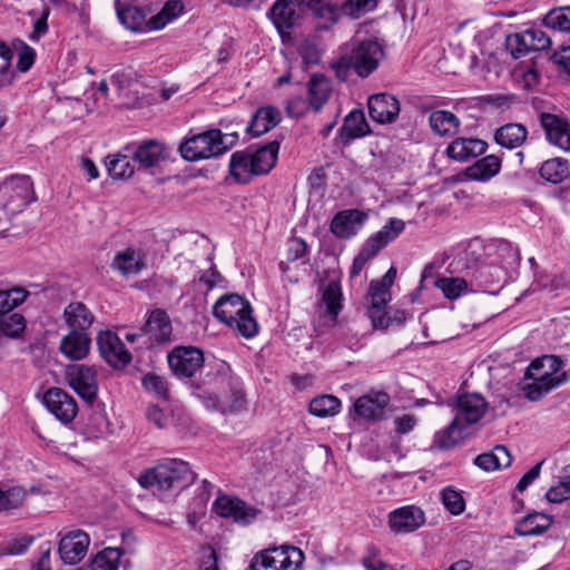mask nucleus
<instances>
[{"label": "nucleus", "mask_w": 570, "mask_h": 570, "mask_svg": "<svg viewBox=\"0 0 570 570\" xmlns=\"http://www.w3.org/2000/svg\"><path fill=\"white\" fill-rule=\"evenodd\" d=\"M429 125L433 134L449 137L458 134L461 121L449 110H434L429 116Z\"/></svg>", "instance_id": "obj_33"}, {"label": "nucleus", "mask_w": 570, "mask_h": 570, "mask_svg": "<svg viewBox=\"0 0 570 570\" xmlns=\"http://www.w3.org/2000/svg\"><path fill=\"white\" fill-rule=\"evenodd\" d=\"M501 169V159L494 155H488L466 168L465 174L472 180L487 181L494 177Z\"/></svg>", "instance_id": "obj_40"}, {"label": "nucleus", "mask_w": 570, "mask_h": 570, "mask_svg": "<svg viewBox=\"0 0 570 570\" xmlns=\"http://www.w3.org/2000/svg\"><path fill=\"white\" fill-rule=\"evenodd\" d=\"M367 108L371 119L379 124L394 122L401 110L397 98L385 92L372 95Z\"/></svg>", "instance_id": "obj_19"}, {"label": "nucleus", "mask_w": 570, "mask_h": 570, "mask_svg": "<svg viewBox=\"0 0 570 570\" xmlns=\"http://www.w3.org/2000/svg\"><path fill=\"white\" fill-rule=\"evenodd\" d=\"M374 7V0H346L341 10L348 17L358 18L362 12L371 10Z\"/></svg>", "instance_id": "obj_59"}, {"label": "nucleus", "mask_w": 570, "mask_h": 570, "mask_svg": "<svg viewBox=\"0 0 570 570\" xmlns=\"http://www.w3.org/2000/svg\"><path fill=\"white\" fill-rule=\"evenodd\" d=\"M117 16L121 24L131 31H141L146 24V14L142 9L128 2L116 0Z\"/></svg>", "instance_id": "obj_38"}, {"label": "nucleus", "mask_w": 570, "mask_h": 570, "mask_svg": "<svg viewBox=\"0 0 570 570\" xmlns=\"http://www.w3.org/2000/svg\"><path fill=\"white\" fill-rule=\"evenodd\" d=\"M167 157V148L164 144L156 140L144 141L136 148L132 155V159L145 169L157 167Z\"/></svg>", "instance_id": "obj_28"}, {"label": "nucleus", "mask_w": 570, "mask_h": 570, "mask_svg": "<svg viewBox=\"0 0 570 570\" xmlns=\"http://www.w3.org/2000/svg\"><path fill=\"white\" fill-rule=\"evenodd\" d=\"M183 10L184 6L179 0H169L157 14L150 18L148 24L153 30H160L176 19Z\"/></svg>", "instance_id": "obj_44"}, {"label": "nucleus", "mask_w": 570, "mask_h": 570, "mask_svg": "<svg viewBox=\"0 0 570 570\" xmlns=\"http://www.w3.org/2000/svg\"><path fill=\"white\" fill-rule=\"evenodd\" d=\"M390 530L395 534L414 532L425 523L423 510L416 505H404L387 515Z\"/></svg>", "instance_id": "obj_15"}, {"label": "nucleus", "mask_w": 570, "mask_h": 570, "mask_svg": "<svg viewBox=\"0 0 570 570\" xmlns=\"http://www.w3.org/2000/svg\"><path fill=\"white\" fill-rule=\"evenodd\" d=\"M405 228V223L399 218H391L382 229L371 236L361 248L371 259L384 248L390 242L395 239Z\"/></svg>", "instance_id": "obj_23"}, {"label": "nucleus", "mask_w": 570, "mask_h": 570, "mask_svg": "<svg viewBox=\"0 0 570 570\" xmlns=\"http://www.w3.org/2000/svg\"><path fill=\"white\" fill-rule=\"evenodd\" d=\"M89 544L90 537L86 531L81 529L70 530L59 541L60 559L66 564H77L86 557Z\"/></svg>", "instance_id": "obj_14"}, {"label": "nucleus", "mask_w": 570, "mask_h": 570, "mask_svg": "<svg viewBox=\"0 0 570 570\" xmlns=\"http://www.w3.org/2000/svg\"><path fill=\"white\" fill-rule=\"evenodd\" d=\"M203 351L194 346H178L168 354V364L175 375L193 377L204 365Z\"/></svg>", "instance_id": "obj_11"}, {"label": "nucleus", "mask_w": 570, "mask_h": 570, "mask_svg": "<svg viewBox=\"0 0 570 570\" xmlns=\"http://www.w3.org/2000/svg\"><path fill=\"white\" fill-rule=\"evenodd\" d=\"M557 371L556 358L544 356L542 360H534L527 370V376L532 383L524 387L525 395L531 401L539 400L542 395L561 384V380L554 375Z\"/></svg>", "instance_id": "obj_6"}, {"label": "nucleus", "mask_w": 570, "mask_h": 570, "mask_svg": "<svg viewBox=\"0 0 570 570\" xmlns=\"http://www.w3.org/2000/svg\"><path fill=\"white\" fill-rule=\"evenodd\" d=\"M28 498V491L22 487H10L3 489V501L6 511L19 509Z\"/></svg>", "instance_id": "obj_56"}, {"label": "nucleus", "mask_w": 570, "mask_h": 570, "mask_svg": "<svg viewBox=\"0 0 570 570\" xmlns=\"http://www.w3.org/2000/svg\"><path fill=\"white\" fill-rule=\"evenodd\" d=\"M435 285L449 299L460 297L468 289L466 281L461 277H442L435 282Z\"/></svg>", "instance_id": "obj_52"}, {"label": "nucleus", "mask_w": 570, "mask_h": 570, "mask_svg": "<svg viewBox=\"0 0 570 570\" xmlns=\"http://www.w3.org/2000/svg\"><path fill=\"white\" fill-rule=\"evenodd\" d=\"M66 380L69 386L91 405L98 395V381L96 371L83 364H73L66 367Z\"/></svg>", "instance_id": "obj_9"}, {"label": "nucleus", "mask_w": 570, "mask_h": 570, "mask_svg": "<svg viewBox=\"0 0 570 570\" xmlns=\"http://www.w3.org/2000/svg\"><path fill=\"white\" fill-rule=\"evenodd\" d=\"M544 461L537 463L531 468L518 482L517 490L523 492L540 475V471Z\"/></svg>", "instance_id": "obj_63"}, {"label": "nucleus", "mask_w": 570, "mask_h": 570, "mask_svg": "<svg viewBox=\"0 0 570 570\" xmlns=\"http://www.w3.org/2000/svg\"><path fill=\"white\" fill-rule=\"evenodd\" d=\"M309 413L318 416L326 417L336 415L341 409V401L334 395H320L309 402Z\"/></svg>", "instance_id": "obj_45"}, {"label": "nucleus", "mask_w": 570, "mask_h": 570, "mask_svg": "<svg viewBox=\"0 0 570 570\" xmlns=\"http://www.w3.org/2000/svg\"><path fill=\"white\" fill-rule=\"evenodd\" d=\"M552 524V518L546 513L531 512L515 524V533L521 537H533L544 533Z\"/></svg>", "instance_id": "obj_32"}, {"label": "nucleus", "mask_w": 570, "mask_h": 570, "mask_svg": "<svg viewBox=\"0 0 570 570\" xmlns=\"http://www.w3.org/2000/svg\"><path fill=\"white\" fill-rule=\"evenodd\" d=\"M11 46L18 55L17 69L21 72L29 71L36 60V50L19 38L13 39Z\"/></svg>", "instance_id": "obj_49"}, {"label": "nucleus", "mask_w": 570, "mask_h": 570, "mask_svg": "<svg viewBox=\"0 0 570 570\" xmlns=\"http://www.w3.org/2000/svg\"><path fill=\"white\" fill-rule=\"evenodd\" d=\"M303 10L308 9L315 17L326 23L334 24L338 19V11L331 0H299Z\"/></svg>", "instance_id": "obj_42"}, {"label": "nucleus", "mask_w": 570, "mask_h": 570, "mask_svg": "<svg viewBox=\"0 0 570 570\" xmlns=\"http://www.w3.org/2000/svg\"><path fill=\"white\" fill-rule=\"evenodd\" d=\"M195 479L196 474L190 469L188 462L179 459H167L155 468L142 472L138 478V482L145 489L164 493L167 491H180L189 487Z\"/></svg>", "instance_id": "obj_1"}, {"label": "nucleus", "mask_w": 570, "mask_h": 570, "mask_svg": "<svg viewBox=\"0 0 570 570\" xmlns=\"http://www.w3.org/2000/svg\"><path fill=\"white\" fill-rule=\"evenodd\" d=\"M511 463L512 456L504 445H497L491 452L479 454L474 459V464L487 472L509 468Z\"/></svg>", "instance_id": "obj_36"}, {"label": "nucleus", "mask_w": 570, "mask_h": 570, "mask_svg": "<svg viewBox=\"0 0 570 570\" xmlns=\"http://www.w3.org/2000/svg\"><path fill=\"white\" fill-rule=\"evenodd\" d=\"M544 23L553 30L570 31V7L551 10L544 17Z\"/></svg>", "instance_id": "obj_54"}, {"label": "nucleus", "mask_w": 570, "mask_h": 570, "mask_svg": "<svg viewBox=\"0 0 570 570\" xmlns=\"http://www.w3.org/2000/svg\"><path fill=\"white\" fill-rule=\"evenodd\" d=\"M217 391L203 395V403L209 410L223 414L237 413L246 407V397L240 379L229 372L220 373L216 380Z\"/></svg>", "instance_id": "obj_4"}, {"label": "nucleus", "mask_w": 570, "mask_h": 570, "mask_svg": "<svg viewBox=\"0 0 570 570\" xmlns=\"http://www.w3.org/2000/svg\"><path fill=\"white\" fill-rule=\"evenodd\" d=\"M541 125L547 139L563 150H570V124L567 119L552 114H541Z\"/></svg>", "instance_id": "obj_24"}, {"label": "nucleus", "mask_w": 570, "mask_h": 570, "mask_svg": "<svg viewBox=\"0 0 570 570\" xmlns=\"http://www.w3.org/2000/svg\"><path fill=\"white\" fill-rule=\"evenodd\" d=\"M383 49L375 40H365L355 45L348 52L342 53L332 67L336 76L345 80L350 69L362 78L368 77L379 67Z\"/></svg>", "instance_id": "obj_3"}, {"label": "nucleus", "mask_w": 570, "mask_h": 570, "mask_svg": "<svg viewBox=\"0 0 570 570\" xmlns=\"http://www.w3.org/2000/svg\"><path fill=\"white\" fill-rule=\"evenodd\" d=\"M28 295L29 292L21 287L0 291V316L22 304Z\"/></svg>", "instance_id": "obj_48"}, {"label": "nucleus", "mask_w": 570, "mask_h": 570, "mask_svg": "<svg viewBox=\"0 0 570 570\" xmlns=\"http://www.w3.org/2000/svg\"><path fill=\"white\" fill-rule=\"evenodd\" d=\"M390 403V396L385 392H371L360 396L354 402L355 413L367 421H377L383 419L385 407Z\"/></svg>", "instance_id": "obj_22"}, {"label": "nucleus", "mask_w": 570, "mask_h": 570, "mask_svg": "<svg viewBox=\"0 0 570 570\" xmlns=\"http://www.w3.org/2000/svg\"><path fill=\"white\" fill-rule=\"evenodd\" d=\"M213 314L245 338H252L258 333V323L253 316L249 302L238 294L223 295L215 303Z\"/></svg>", "instance_id": "obj_2"}, {"label": "nucleus", "mask_w": 570, "mask_h": 570, "mask_svg": "<svg viewBox=\"0 0 570 570\" xmlns=\"http://www.w3.org/2000/svg\"><path fill=\"white\" fill-rule=\"evenodd\" d=\"M550 46V37L539 28L527 29L520 33L510 35L505 39V47L514 58L530 51L546 50Z\"/></svg>", "instance_id": "obj_10"}, {"label": "nucleus", "mask_w": 570, "mask_h": 570, "mask_svg": "<svg viewBox=\"0 0 570 570\" xmlns=\"http://www.w3.org/2000/svg\"><path fill=\"white\" fill-rule=\"evenodd\" d=\"M141 331L146 335L145 344L153 346L168 343L173 333L168 314L163 309L153 311Z\"/></svg>", "instance_id": "obj_20"}, {"label": "nucleus", "mask_w": 570, "mask_h": 570, "mask_svg": "<svg viewBox=\"0 0 570 570\" xmlns=\"http://www.w3.org/2000/svg\"><path fill=\"white\" fill-rule=\"evenodd\" d=\"M341 298L342 293L338 283L331 281L323 292L322 301L324 302L327 313L331 315L332 320H336L340 311L342 309Z\"/></svg>", "instance_id": "obj_50"}, {"label": "nucleus", "mask_w": 570, "mask_h": 570, "mask_svg": "<svg viewBox=\"0 0 570 570\" xmlns=\"http://www.w3.org/2000/svg\"><path fill=\"white\" fill-rule=\"evenodd\" d=\"M528 135L529 131L524 125L509 122L495 130L494 140L503 148L517 149L525 142Z\"/></svg>", "instance_id": "obj_30"}, {"label": "nucleus", "mask_w": 570, "mask_h": 570, "mask_svg": "<svg viewBox=\"0 0 570 570\" xmlns=\"http://www.w3.org/2000/svg\"><path fill=\"white\" fill-rule=\"evenodd\" d=\"M91 338L88 332L70 331L60 342V352L72 361L83 360L90 350Z\"/></svg>", "instance_id": "obj_27"}, {"label": "nucleus", "mask_w": 570, "mask_h": 570, "mask_svg": "<svg viewBox=\"0 0 570 570\" xmlns=\"http://www.w3.org/2000/svg\"><path fill=\"white\" fill-rule=\"evenodd\" d=\"M331 92V81L323 75H313L307 82L308 101L314 111H320L323 108Z\"/></svg>", "instance_id": "obj_35"}, {"label": "nucleus", "mask_w": 570, "mask_h": 570, "mask_svg": "<svg viewBox=\"0 0 570 570\" xmlns=\"http://www.w3.org/2000/svg\"><path fill=\"white\" fill-rule=\"evenodd\" d=\"M213 511L243 525L252 523L261 513V510L247 505L240 499L228 495H219L213 503Z\"/></svg>", "instance_id": "obj_13"}, {"label": "nucleus", "mask_w": 570, "mask_h": 570, "mask_svg": "<svg viewBox=\"0 0 570 570\" xmlns=\"http://www.w3.org/2000/svg\"><path fill=\"white\" fill-rule=\"evenodd\" d=\"M142 386L147 392L154 393L159 399L168 397V384L164 376L154 372L147 373L142 377Z\"/></svg>", "instance_id": "obj_55"}, {"label": "nucleus", "mask_w": 570, "mask_h": 570, "mask_svg": "<svg viewBox=\"0 0 570 570\" xmlns=\"http://www.w3.org/2000/svg\"><path fill=\"white\" fill-rule=\"evenodd\" d=\"M279 151V141L273 140L269 144L259 147L255 151H250L253 166L256 175H265L269 173L276 165Z\"/></svg>", "instance_id": "obj_34"}, {"label": "nucleus", "mask_w": 570, "mask_h": 570, "mask_svg": "<svg viewBox=\"0 0 570 570\" xmlns=\"http://www.w3.org/2000/svg\"><path fill=\"white\" fill-rule=\"evenodd\" d=\"M227 150L219 129H210L185 139L179 151L184 159L197 161L217 157Z\"/></svg>", "instance_id": "obj_5"}, {"label": "nucleus", "mask_w": 570, "mask_h": 570, "mask_svg": "<svg viewBox=\"0 0 570 570\" xmlns=\"http://www.w3.org/2000/svg\"><path fill=\"white\" fill-rule=\"evenodd\" d=\"M488 144L478 138L460 137L454 139L446 148L449 158L456 161H468L485 153Z\"/></svg>", "instance_id": "obj_26"}, {"label": "nucleus", "mask_w": 570, "mask_h": 570, "mask_svg": "<svg viewBox=\"0 0 570 570\" xmlns=\"http://www.w3.org/2000/svg\"><path fill=\"white\" fill-rule=\"evenodd\" d=\"M304 561V553L293 546H282L267 549L256 554L250 570H297Z\"/></svg>", "instance_id": "obj_7"}, {"label": "nucleus", "mask_w": 570, "mask_h": 570, "mask_svg": "<svg viewBox=\"0 0 570 570\" xmlns=\"http://www.w3.org/2000/svg\"><path fill=\"white\" fill-rule=\"evenodd\" d=\"M122 551L118 548H106L95 556L90 570H117Z\"/></svg>", "instance_id": "obj_47"}, {"label": "nucleus", "mask_w": 570, "mask_h": 570, "mask_svg": "<svg viewBox=\"0 0 570 570\" xmlns=\"http://www.w3.org/2000/svg\"><path fill=\"white\" fill-rule=\"evenodd\" d=\"M498 250L509 266L519 264L520 256L517 249L509 242H502Z\"/></svg>", "instance_id": "obj_62"}, {"label": "nucleus", "mask_w": 570, "mask_h": 570, "mask_svg": "<svg viewBox=\"0 0 570 570\" xmlns=\"http://www.w3.org/2000/svg\"><path fill=\"white\" fill-rule=\"evenodd\" d=\"M367 217L360 209H345L333 217L330 229L337 238L347 239L358 233Z\"/></svg>", "instance_id": "obj_21"}, {"label": "nucleus", "mask_w": 570, "mask_h": 570, "mask_svg": "<svg viewBox=\"0 0 570 570\" xmlns=\"http://www.w3.org/2000/svg\"><path fill=\"white\" fill-rule=\"evenodd\" d=\"M0 196L6 198L2 204L10 213H20L36 200L33 184L28 176H11L0 183Z\"/></svg>", "instance_id": "obj_8"}, {"label": "nucleus", "mask_w": 570, "mask_h": 570, "mask_svg": "<svg viewBox=\"0 0 570 570\" xmlns=\"http://www.w3.org/2000/svg\"><path fill=\"white\" fill-rule=\"evenodd\" d=\"M371 307H385L391 301V292L385 285L372 282L368 289Z\"/></svg>", "instance_id": "obj_58"}, {"label": "nucleus", "mask_w": 570, "mask_h": 570, "mask_svg": "<svg viewBox=\"0 0 570 570\" xmlns=\"http://www.w3.org/2000/svg\"><path fill=\"white\" fill-rule=\"evenodd\" d=\"M229 173L240 184H246L253 176H257L254 170L253 159L250 158V150L235 151L232 155Z\"/></svg>", "instance_id": "obj_37"}, {"label": "nucleus", "mask_w": 570, "mask_h": 570, "mask_svg": "<svg viewBox=\"0 0 570 570\" xmlns=\"http://www.w3.org/2000/svg\"><path fill=\"white\" fill-rule=\"evenodd\" d=\"M465 428L455 417L445 429L435 433L433 448L439 450H449L454 448L465 438Z\"/></svg>", "instance_id": "obj_39"}, {"label": "nucleus", "mask_w": 570, "mask_h": 570, "mask_svg": "<svg viewBox=\"0 0 570 570\" xmlns=\"http://www.w3.org/2000/svg\"><path fill=\"white\" fill-rule=\"evenodd\" d=\"M282 120L281 111L273 106L257 109L247 128L253 136H261L276 127Z\"/></svg>", "instance_id": "obj_31"}, {"label": "nucleus", "mask_w": 570, "mask_h": 570, "mask_svg": "<svg viewBox=\"0 0 570 570\" xmlns=\"http://www.w3.org/2000/svg\"><path fill=\"white\" fill-rule=\"evenodd\" d=\"M442 502L445 509L454 514H461L465 509V503L462 495L451 488H446L442 491Z\"/></svg>", "instance_id": "obj_57"}, {"label": "nucleus", "mask_w": 570, "mask_h": 570, "mask_svg": "<svg viewBox=\"0 0 570 570\" xmlns=\"http://www.w3.org/2000/svg\"><path fill=\"white\" fill-rule=\"evenodd\" d=\"M568 161L562 158H553L544 161L540 168V175L547 181L558 184L568 176Z\"/></svg>", "instance_id": "obj_46"}, {"label": "nucleus", "mask_w": 570, "mask_h": 570, "mask_svg": "<svg viewBox=\"0 0 570 570\" xmlns=\"http://www.w3.org/2000/svg\"><path fill=\"white\" fill-rule=\"evenodd\" d=\"M65 322L70 331L88 332L95 321L94 313L82 302H71L63 311Z\"/></svg>", "instance_id": "obj_29"}, {"label": "nucleus", "mask_w": 570, "mask_h": 570, "mask_svg": "<svg viewBox=\"0 0 570 570\" xmlns=\"http://www.w3.org/2000/svg\"><path fill=\"white\" fill-rule=\"evenodd\" d=\"M145 266V255L140 249L132 247L117 252L110 264L112 271L125 277L139 274Z\"/></svg>", "instance_id": "obj_25"}, {"label": "nucleus", "mask_w": 570, "mask_h": 570, "mask_svg": "<svg viewBox=\"0 0 570 570\" xmlns=\"http://www.w3.org/2000/svg\"><path fill=\"white\" fill-rule=\"evenodd\" d=\"M267 16L283 33L298 23L303 17V8L299 0H276Z\"/></svg>", "instance_id": "obj_17"}, {"label": "nucleus", "mask_w": 570, "mask_h": 570, "mask_svg": "<svg viewBox=\"0 0 570 570\" xmlns=\"http://www.w3.org/2000/svg\"><path fill=\"white\" fill-rule=\"evenodd\" d=\"M47 410L60 422L70 423L78 413L76 400L60 387L49 389L43 396Z\"/></svg>", "instance_id": "obj_16"}, {"label": "nucleus", "mask_w": 570, "mask_h": 570, "mask_svg": "<svg viewBox=\"0 0 570 570\" xmlns=\"http://www.w3.org/2000/svg\"><path fill=\"white\" fill-rule=\"evenodd\" d=\"M26 327V320L19 313H13L11 315H2L0 316V337H17L19 336Z\"/></svg>", "instance_id": "obj_53"}, {"label": "nucleus", "mask_w": 570, "mask_h": 570, "mask_svg": "<svg viewBox=\"0 0 570 570\" xmlns=\"http://www.w3.org/2000/svg\"><path fill=\"white\" fill-rule=\"evenodd\" d=\"M309 109H312L308 99L303 97H294L287 101L286 111L289 117L299 118L304 116Z\"/></svg>", "instance_id": "obj_61"}, {"label": "nucleus", "mask_w": 570, "mask_h": 570, "mask_svg": "<svg viewBox=\"0 0 570 570\" xmlns=\"http://www.w3.org/2000/svg\"><path fill=\"white\" fill-rule=\"evenodd\" d=\"M370 131V126L362 110H352L345 117L344 124L341 128V135L346 139L364 137Z\"/></svg>", "instance_id": "obj_41"}, {"label": "nucleus", "mask_w": 570, "mask_h": 570, "mask_svg": "<svg viewBox=\"0 0 570 570\" xmlns=\"http://www.w3.org/2000/svg\"><path fill=\"white\" fill-rule=\"evenodd\" d=\"M97 345L101 357L115 368H122L131 361V355L125 344L111 331H100Z\"/></svg>", "instance_id": "obj_12"}, {"label": "nucleus", "mask_w": 570, "mask_h": 570, "mask_svg": "<svg viewBox=\"0 0 570 570\" xmlns=\"http://www.w3.org/2000/svg\"><path fill=\"white\" fill-rule=\"evenodd\" d=\"M217 553L212 547L204 550L199 570H219L217 564Z\"/></svg>", "instance_id": "obj_64"}, {"label": "nucleus", "mask_w": 570, "mask_h": 570, "mask_svg": "<svg viewBox=\"0 0 570 570\" xmlns=\"http://www.w3.org/2000/svg\"><path fill=\"white\" fill-rule=\"evenodd\" d=\"M546 498L552 503H561L566 500H570V464L563 469L559 483L549 489L546 493Z\"/></svg>", "instance_id": "obj_51"}, {"label": "nucleus", "mask_w": 570, "mask_h": 570, "mask_svg": "<svg viewBox=\"0 0 570 570\" xmlns=\"http://www.w3.org/2000/svg\"><path fill=\"white\" fill-rule=\"evenodd\" d=\"M106 167L114 179L130 178L135 173L131 159L127 155H109L106 158Z\"/></svg>", "instance_id": "obj_43"}, {"label": "nucleus", "mask_w": 570, "mask_h": 570, "mask_svg": "<svg viewBox=\"0 0 570 570\" xmlns=\"http://www.w3.org/2000/svg\"><path fill=\"white\" fill-rule=\"evenodd\" d=\"M487 409L488 403L483 396L476 393H466L458 397L454 417L466 426L479 422Z\"/></svg>", "instance_id": "obj_18"}, {"label": "nucleus", "mask_w": 570, "mask_h": 570, "mask_svg": "<svg viewBox=\"0 0 570 570\" xmlns=\"http://www.w3.org/2000/svg\"><path fill=\"white\" fill-rule=\"evenodd\" d=\"M380 551L374 546L368 547L367 554L363 557L362 564L366 570H393L380 558Z\"/></svg>", "instance_id": "obj_60"}]
</instances>
